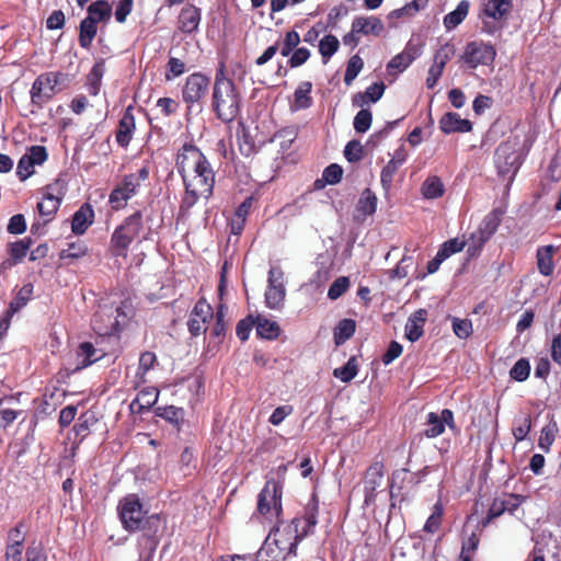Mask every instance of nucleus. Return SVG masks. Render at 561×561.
I'll list each match as a JSON object with an SVG mask.
<instances>
[{"instance_id": "864d4df0", "label": "nucleus", "mask_w": 561, "mask_h": 561, "mask_svg": "<svg viewBox=\"0 0 561 561\" xmlns=\"http://www.w3.org/2000/svg\"><path fill=\"white\" fill-rule=\"evenodd\" d=\"M88 248L82 241L68 243L67 249L60 252V259H79L85 255Z\"/></svg>"}, {"instance_id": "58836bf2", "label": "nucleus", "mask_w": 561, "mask_h": 561, "mask_svg": "<svg viewBox=\"0 0 561 561\" xmlns=\"http://www.w3.org/2000/svg\"><path fill=\"white\" fill-rule=\"evenodd\" d=\"M357 359L355 356H352L344 366L333 370V376L343 382H348L357 375Z\"/></svg>"}, {"instance_id": "f704fd0d", "label": "nucleus", "mask_w": 561, "mask_h": 561, "mask_svg": "<svg viewBox=\"0 0 561 561\" xmlns=\"http://www.w3.org/2000/svg\"><path fill=\"white\" fill-rule=\"evenodd\" d=\"M142 214L141 211H136L133 215L128 216L122 225H119L121 230L126 232L133 240L139 236L142 229L141 222Z\"/></svg>"}, {"instance_id": "8fccbe9b", "label": "nucleus", "mask_w": 561, "mask_h": 561, "mask_svg": "<svg viewBox=\"0 0 561 561\" xmlns=\"http://www.w3.org/2000/svg\"><path fill=\"white\" fill-rule=\"evenodd\" d=\"M158 416L165 419L167 421L179 424L183 420L184 411L181 408L174 405L160 407L156 411Z\"/></svg>"}, {"instance_id": "2eb2a0df", "label": "nucleus", "mask_w": 561, "mask_h": 561, "mask_svg": "<svg viewBox=\"0 0 561 561\" xmlns=\"http://www.w3.org/2000/svg\"><path fill=\"white\" fill-rule=\"evenodd\" d=\"M439 128L444 134L468 133L472 129V124L469 119L461 118L459 114L448 112L440 118Z\"/></svg>"}, {"instance_id": "6e6552de", "label": "nucleus", "mask_w": 561, "mask_h": 561, "mask_svg": "<svg viewBox=\"0 0 561 561\" xmlns=\"http://www.w3.org/2000/svg\"><path fill=\"white\" fill-rule=\"evenodd\" d=\"M495 55L496 51L491 44L470 42L465 48L462 59L470 68H477L479 65H491L494 61Z\"/></svg>"}, {"instance_id": "72a5a7b5", "label": "nucleus", "mask_w": 561, "mask_h": 561, "mask_svg": "<svg viewBox=\"0 0 561 561\" xmlns=\"http://www.w3.org/2000/svg\"><path fill=\"white\" fill-rule=\"evenodd\" d=\"M96 34V24L91 19L84 18L80 22L79 44L82 48H89Z\"/></svg>"}, {"instance_id": "1a4fd4ad", "label": "nucleus", "mask_w": 561, "mask_h": 561, "mask_svg": "<svg viewBox=\"0 0 561 561\" xmlns=\"http://www.w3.org/2000/svg\"><path fill=\"white\" fill-rule=\"evenodd\" d=\"M282 486L275 480L265 483L257 497V511L262 515H267L274 511L278 515L282 510Z\"/></svg>"}, {"instance_id": "39448f33", "label": "nucleus", "mask_w": 561, "mask_h": 561, "mask_svg": "<svg viewBox=\"0 0 561 561\" xmlns=\"http://www.w3.org/2000/svg\"><path fill=\"white\" fill-rule=\"evenodd\" d=\"M494 161L499 176L503 180L507 179L508 184H511L522 164L516 144L502 142L495 150Z\"/></svg>"}, {"instance_id": "a18cd8bd", "label": "nucleus", "mask_w": 561, "mask_h": 561, "mask_svg": "<svg viewBox=\"0 0 561 561\" xmlns=\"http://www.w3.org/2000/svg\"><path fill=\"white\" fill-rule=\"evenodd\" d=\"M558 431V426L556 422L549 423L543 426L540 433V437L538 440V446L546 453L549 451L550 446L554 442L556 433Z\"/></svg>"}, {"instance_id": "4be33fe9", "label": "nucleus", "mask_w": 561, "mask_h": 561, "mask_svg": "<svg viewBox=\"0 0 561 561\" xmlns=\"http://www.w3.org/2000/svg\"><path fill=\"white\" fill-rule=\"evenodd\" d=\"M513 8L511 0H486L484 13L494 20H502L507 16Z\"/></svg>"}, {"instance_id": "f8f14e48", "label": "nucleus", "mask_w": 561, "mask_h": 561, "mask_svg": "<svg viewBox=\"0 0 561 561\" xmlns=\"http://www.w3.org/2000/svg\"><path fill=\"white\" fill-rule=\"evenodd\" d=\"M139 186L138 179L135 173L127 174L123 181L110 194V204L113 209L118 210L126 206V203L131 198Z\"/></svg>"}, {"instance_id": "6e6d98bb", "label": "nucleus", "mask_w": 561, "mask_h": 561, "mask_svg": "<svg viewBox=\"0 0 561 561\" xmlns=\"http://www.w3.org/2000/svg\"><path fill=\"white\" fill-rule=\"evenodd\" d=\"M465 245L466 242L459 240L458 238L450 239L444 242L438 250L439 256H443V259H448L451 254L460 252Z\"/></svg>"}, {"instance_id": "e433bc0d", "label": "nucleus", "mask_w": 561, "mask_h": 561, "mask_svg": "<svg viewBox=\"0 0 561 561\" xmlns=\"http://www.w3.org/2000/svg\"><path fill=\"white\" fill-rule=\"evenodd\" d=\"M340 42L336 36L329 34L320 39L319 51L323 58V62L328 60L337 51Z\"/></svg>"}, {"instance_id": "a878e982", "label": "nucleus", "mask_w": 561, "mask_h": 561, "mask_svg": "<svg viewBox=\"0 0 561 561\" xmlns=\"http://www.w3.org/2000/svg\"><path fill=\"white\" fill-rule=\"evenodd\" d=\"M104 72H105V62L102 59L94 64L90 73L88 75L87 85H88V91L91 95L99 94Z\"/></svg>"}, {"instance_id": "de8ad7c7", "label": "nucleus", "mask_w": 561, "mask_h": 561, "mask_svg": "<svg viewBox=\"0 0 561 561\" xmlns=\"http://www.w3.org/2000/svg\"><path fill=\"white\" fill-rule=\"evenodd\" d=\"M442 417L437 413L431 412L427 415L426 428L424 434L427 437L434 438L439 436L444 432V425L442 424Z\"/></svg>"}, {"instance_id": "0e129e2a", "label": "nucleus", "mask_w": 561, "mask_h": 561, "mask_svg": "<svg viewBox=\"0 0 561 561\" xmlns=\"http://www.w3.org/2000/svg\"><path fill=\"white\" fill-rule=\"evenodd\" d=\"M453 330H454V333L459 339H467L472 333V323L470 320H467V319L462 320V319L454 318L453 319Z\"/></svg>"}, {"instance_id": "393cba45", "label": "nucleus", "mask_w": 561, "mask_h": 561, "mask_svg": "<svg viewBox=\"0 0 561 561\" xmlns=\"http://www.w3.org/2000/svg\"><path fill=\"white\" fill-rule=\"evenodd\" d=\"M96 348L89 342L81 343L78 351V360L73 371L81 370L91 364L100 359L101 356H96Z\"/></svg>"}, {"instance_id": "bb28decb", "label": "nucleus", "mask_w": 561, "mask_h": 561, "mask_svg": "<svg viewBox=\"0 0 561 561\" xmlns=\"http://www.w3.org/2000/svg\"><path fill=\"white\" fill-rule=\"evenodd\" d=\"M256 333L267 340H274L279 335L280 328L275 321L257 316L255 318Z\"/></svg>"}, {"instance_id": "69168bd1", "label": "nucleus", "mask_w": 561, "mask_h": 561, "mask_svg": "<svg viewBox=\"0 0 561 561\" xmlns=\"http://www.w3.org/2000/svg\"><path fill=\"white\" fill-rule=\"evenodd\" d=\"M442 515H443V507L439 503H437V504H435L433 513L427 518V520L424 525V530L427 533H435L440 525Z\"/></svg>"}, {"instance_id": "a19ab883", "label": "nucleus", "mask_w": 561, "mask_h": 561, "mask_svg": "<svg viewBox=\"0 0 561 561\" xmlns=\"http://www.w3.org/2000/svg\"><path fill=\"white\" fill-rule=\"evenodd\" d=\"M551 251H552L551 245L540 248L537 251L538 268H539V272L545 276H549L553 271Z\"/></svg>"}, {"instance_id": "20e7f679", "label": "nucleus", "mask_w": 561, "mask_h": 561, "mask_svg": "<svg viewBox=\"0 0 561 561\" xmlns=\"http://www.w3.org/2000/svg\"><path fill=\"white\" fill-rule=\"evenodd\" d=\"M302 539L298 529L288 525L283 530L276 528L270 533L257 558L265 554L268 558L285 561L288 556H296L298 542Z\"/></svg>"}, {"instance_id": "4d7b16f0", "label": "nucleus", "mask_w": 561, "mask_h": 561, "mask_svg": "<svg viewBox=\"0 0 561 561\" xmlns=\"http://www.w3.org/2000/svg\"><path fill=\"white\" fill-rule=\"evenodd\" d=\"M159 391L154 387H148L142 389L137 396V402H140L142 407L148 410L157 402Z\"/></svg>"}, {"instance_id": "680f3d73", "label": "nucleus", "mask_w": 561, "mask_h": 561, "mask_svg": "<svg viewBox=\"0 0 561 561\" xmlns=\"http://www.w3.org/2000/svg\"><path fill=\"white\" fill-rule=\"evenodd\" d=\"M399 164L390 160L387 165L383 167L380 175L381 185L385 190H389L393 182V176L399 169Z\"/></svg>"}, {"instance_id": "37998d69", "label": "nucleus", "mask_w": 561, "mask_h": 561, "mask_svg": "<svg viewBox=\"0 0 561 561\" xmlns=\"http://www.w3.org/2000/svg\"><path fill=\"white\" fill-rule=\"evenodd\" d=\"M285 298L284 286H268L265 293V301L271 309H277L283 305Z\"/></svg>"}, {"instance_id": "0eeeda50", "label": "nucleus", "mask_w": 561, "mask_h": 561, "mask_svg": "<svg viewBox=\"0 0 561 561\" xmlns=\"http://www.w3.org/2000/svg\"><path fill=\"white\" fill-rule=\"evenodd\" d=\"M119 317L127 318V314L121 307H117L115 311L108 307H101L93 316L92 327L99 335H112L118 331L121 325Z\"/></svg>"}, {"instance_id": "423d86ee", "label": "nucleus", "mask_w": 561, "mask_h": 561, "mask_svg": "<svg viewBox=\"0 0 561 561\" xmlns=\"http://www.w3.org/2000/svg\"><path fill=\"white\" fill-rule=\"evenodd\" d=\"M502 210L493 209L481 221L479 228L471 233L468 253L473 256L480 252L484 243L495 233L502 220Z\"/></svg>"}, {"instance_id": "aec40b11", "label": "nucleus", "mask_w": 561, "mask_h": 561, "mask_svg": "<svg viewBox=\"0 0 561 561\" xmlns=\"http://www.w3.org/2000/svg\"><path fill=\"white\" fill-rule=\"evenodd\" d=\"M353 31L358 32L359 35H375L379 36L383 30L385 25L382 21L376 16H357L353 20Z\"/></svg>"}, {"instance_id": "cd10ccee", "label": "nucleus", "mask_w": 561, "mask_h": 561, "mask_svg": "<svg viewBox=\"0 0 561 561\" xmlns=\"http://www.w3.org/2000/svg\"><path fill=\"white\" fill-rule=\"evenodd\" d=\"M469 12V2L467 0H462L458 3L457 8L445 15L444 25L447 30H453L457 27L468 15Z\"/></svg>"}, {"instance_id": "3c124183", "label": "nucleus", "mask_w": 561, "mask_h": 561, "mask_svg": "<svg viewBox=\"0 0 561 561\" xmlns=\"http://www.w3.org/2000/svg\"><path fill=\"white\" fill-rule=\"evenodd\" d=\"M296 130L291 127H287L275 133L272 141L278 140L280 149L283 151H287L290 148L294 140L296 139Z\"/></svg>"}, {"instance_id": "79ce46f5", "label": "nucleus", "mask_w": 561, "mask_h": 561, "mask_svg": "<svg viewBox=\"0 0 561 561\" xmlns=\"http://www.w3.org/2000/svg\"><path fill=\"white\" fill-rule=\"evenodd\" d=\"M415 59V55L411 53L410 50H404L401 54L396 55L388 64L387 69L389 73L393 69L398 70L399 72L407 69L410 64Z\"/></svg>"}, {"instance_id": "338daca9", "label": "nucleus", "mask_w": 561, "mask_h": 561, "mask_svg": "<svg viewBox=\"0 0 561 561\" xmlns=\"http://www.w3.org/2000/svg\"><path fill=\"white\" fill-rule=\"evenodd\" d=\"M531 428V421L529 415H525L519 420V424L513 428L514 438L517 442L524 440Z\"/></svg>"}, {"instance_id": "c9c22d12", "label": "nucleus", "mask_w": 561, "mask_h": 561, "mask_svg": "<svg viewBox=\"0 0 561 561\" xmlns=\"http://www.w3.org/2000/svg\"><path fill=\"white\" fill-rule=\"evenodd\" d=\"M444 192V184L438 176H430L422 184V194L425 198H438Z\"/></svg>"}, {"instance_id": "6ab92c4d", "label": "nucleus", "mask_w": 561, "mask_h": 561, "mask_svg": "<svg viewBox=\"0 0 561 561\" xmlns=\"http://www.w3.org/2000/svg\"><path fill=\"white\" fill-rule=\"evenodd\" d=\"M377 196L370 188H365L356 205L354 219L364 221L367 216H371L377 208Z\"/></svg>"}, {"instance_id": "052dcab7", "label": "nucleus", "mask_w": 561, "mask_h": 561, "mask_svg": "<svg viewBox=\"0 0 561 561\" xmlns=\"http://www.w3.org/2000/svg\"><path fill=\"white\" fill-rule=\"evenodd\" d=\"M455 54V47L453 44L446 43L443 45L434 56V65L444 69L446 62L451 58Z\"/></svg>"}, {"instance_id": "473e14b6", "label": "nucleus", "mask_w": 561, "mask_h": 561, "mask_svg": "<svg viewBox=\"0 0 561 561\" xmlns=\"http://www.w3.org/2000/svg\"><path fill=\"white\" fill-rule=\"evenodd\" d=\"M342 176L343 169L339 164L332 163L324 169L322 173V179L317 180L314 182V186L317 188H321L324 186L323 182L330 185L337 184L342 180Z\"/></svg>"}, {"instance_id": "c756f323", "label": "nucleus", "mask_w": 561, "mask_h": 561, "mask_svg": "<svg viewBox=\"0 0 561 561\" xmlns=\"http://www.w3.org/2000/svg\"><path fill=\"white\" fill-rule=\"evenodd\" d=\"M111 14V5L104 0H98L89 5L87 19H91L93 23L98 24L101 21L108 20Z\"/></svg>"}, {"instance_id": "603ef678", "label": "nucleus", "mask_w": 561, "mask_h": 561, "mask_svg": "<svg viewBox=\"0 0 561 561\" xmlns=\"http://www.w3.org/2000/svg\"><path fill=\"white\" fill-rule=\"evenodd\" d=\"M371 122V112L369 110L363 108L354 117V129L357 133H366L370 128Z\"/></svg>"}, {"instance_id": "f257e3e1", "label": "nucleus", "mask_w": 561, "mask_h": 561, "mask_svg": "<svg viewBox=\"0 0 561 561\" xmlns=\"http://www.w3.org/2000/svg\"><path fill=\"white\" fill-rule=\"evenodd\" d=\"M175 167L185 186L180 211L186 213L201 197L208 198L211 195L215 173L206 156L193 144L182 146Z\"/></svg>"}, {"instance_id": "4468645a", "label": "nucleus", "mask_w": 561, "mask_h": 561, "mask_svg": "<svg viewBox=\"0 0 561 561\" xmlns=\"http://www.w3.org/2000/svg\"><path fill=\"white\" fill-rule=\"evenodd\" d=\"M383 478V466L380 462L373 463L366 471L364 489L365 505H370L376 500V491L381 485Z\"/></svg>"}, {"instance_id": "e2e57ef3", "label": "nucleus", "mask_w": 561, "mask_h": 561, "mask_svg": "<svg viewBox=\"0 0 561 561\" xmlns=\"http://www.w3.org/2000/svg\"><path fill=\"white\" fill-rule=\"evenodd\" d=\"M300 43L299 34L296 31H289L286 33L280 47V54L287 57L294 48Z\"/></svg>"}, {"instance_id": "bf43d9fd", "label": "nucleus", "mask_w": 561, "mask_h": 561, "mask_svg": "<svg viewBox=\"0 0 561 561\" xmlns=\"http://www.w3.org/2000/svg\"><path fill=\"white\" fill-rule=\"evenodd\" d=\"M344 156L348 162H357L363 158V146L358 140H351L344 149Z\"/></svg>"}, {"instance_id": "ea45409f", "label": "nucleus", "mask_w": 561, "mask_h": 561, "mask_svg": "<svg viewBox=\"0 0 561 561\" xmlns=\"http://www.w3.org/2000/svg\"><path fill=\"white\" fill-rule=\"evenodd\" d=\"M133 242V239L129 238L126 232L121 230V227L118 226L115 231L112 234L111 243L115 249L116 255L126 256V252L130 243Z\"/></svg>"}, {"instance_id": "f03ea898", "label": "nucleus", "mask_w": 561, "mask_h": 561, "mask_svg": "<svg viewBox=\"0 0 561 561\" xmlns=\"http://www.w3.org/2000/svg\"><path fill=\"white\" fill-rule=\"evenodd\" d=\"M117 512L124 529L141 531L145 547L153 551L164 530V522L159 514L146 516L147 512L137 494H127L119 500Z\"/></svg>"}, {"instance_id": "4c0bfd02", "label": "nucleus", "mask_w": 561, "mask_h": 561, "mask_svg": "<svg viewBox=\"0 0 561 561\" xmlns=\"http://www.w3.org/2000/svg\"><path fill=\"white\" fill-rule=\"evenodd\" d=\"M96 419L94 416V414L92 412H84L82 413L75 426H73V431L76 433L77 436L80 437V442L88 436V434L90 433V427L92 425H94L96 423Z\"/></svg>"}, {"instance_id": "5fc2aeb1", "label": "nucleus", "mask_w": 561, "mask_h": 561, "mask_svg": "<svg viewBox=\"0 0 561 561\" xmlns=\"http://www.w3.org/2000/svg\"><path fill=\"white\" fill-rule=\"evenodd\" d=\"M350 279L348 277L341 276L337 277L330 286L328 290V297L332 300L340 298L348 288Z\"/></svg>"}, {"instance_id": "7ed1b4c3", "label": "nucleus", "mask_w": 561, "mask_h": 561, "mask_svg": "<svg viewBox=\"0 0 561 561\" xmlns=\"http://www.w3.org/2000/svg\"><path fill=\"white\" fill-rule=\"evenodd\" d=\"M241 94L234 82L225 76L224 66L217 70L211 93V108L222 123L233 122L240 113Z\"/></svg>"}, {"instance_id": "774afa93", "label": "nucleus", "mask_w": 561, "mask_h": 561, "mask_svg": "<svg viewBox=\"0 0 561 561\" xmlns=\"http://www.w3.org/2000/svg\"><path fill=\"white\" fill-rule=\"evenodd\" d=\"M7 230L11 234H22L26 230V221L22 214L14 215L10 218Z\"/></svg>"}, {"instance_id": "9d476101", "label": "nucleus", "mask_w": 561, "mask_h": 561, "mask_svg": "<svg viewBox=\"0 0 561 561\" xmlns=\"http://www.w3.org/2000/svg\"><path fill=\"white\" fill-rule=\"evenodd\" d=\"M210 80L207 76L195 72L186 78L182 89V96L185 103L194 104L199 102L207 93Z\"/></svg>"}, {"instance_id": "2f4dec72", "label": "nucleus", "mask_w": 561, "mask_h": 561, "mask_svg": "<svg viewBox=\"0 0 561 561\" xmlns=\"http://www.w3.org/2000/svg\"><path fill=\"white\" fill-rule=\"evenodd\" d=\"M356 330V322L352 319H343L334 330V341L336 345L345 343L353 336Z\"/></svg>"}, {"instance_id": "f3484780", "label": "nucleus", "mask_w": 561, "mask_h": 561, "mask_svg": "<svg viewBox=\"0 0 561 561\" xmlns=\"http://www.w3.org/2000/svg\"><path fill=\"white\" fill-rule=\"evenodd\" d=\"M427 311L425 309H419L409 317L404 331L405 337L410 342H416L423 335Z\"/></svg>"}, {"instance_id": "5701e85b", "label": "nucleus", "mask_w": 561, "mask_h": 561, "mask_svg": "<svg viewBox=\"0 0 561 561\" xmlns=\"http://www.w3.org/2000/svg\"><path fill=\"white\" fill-rule=\"evenodd\" d=\"M311 90L312 83L310 81H304L298 85L294 93L293 110H306L312 105Z\"/></svg>"}, {"instance_id": "dca6fc26", "label": "nucleus", "mask_w": 561, "mask_h": 561, "mask_svg": "<svg viewBox=\"0 0 561 561\" xmlns=\"http://www.w3.org/2000/svg\"><path fill=\"white\" fill-rule=\"evenodd\" d=\"M201 22V10L193 4L182 8L179 15V28L183 33H193L198 28Z\"/></svg>"}, {"instance_id": "7c9ffc66", "label": "nucleus", "mask_w": 561, "mask_h": 561, "mask_svg": "<svg viewBox=\"0 0 561 561\" xmlns=\"http://www.w3.org/2000/svg\"><path fill=\"white\" fill-rule=\"evenodd\" d=\"M32 294V284H25L24 286H22L20 290L16 293L14 299L10 302L8 316L11 317L12 314L21 310L24 306H26L27 301L31 299Z\"/></svg>"}, {"instance_id": "412c9836", "label": "nucleus", "mask_w": 561, "mask_h": 561, "mask_svg": "<svg viewBox=\"0 0 561 561\" xmlns=\"http://www.w3.org/2000/svg\"><path fill=\"white\" fill-rule=\"evenodd\" d=\"M94 211L90 204H83L72 216L71 229L75 234H83L92 225Z\"/></svg>"}, {"instance_id": "13d9d810", "label": "nucleus", "mask_w": 561, "mask_h": 561, "mask_svg": "<svg viewBox=\"0 0 561 561\" xmlns=\"http://www.w3.org/2000/svg\"><path fill=\"white\" fill-rule=\"evenodd\" d=\"M25 541V529L23 523H19L15 527L8 533L7 546L23 547Z\"/></svg>"}, {"instance_id": "a211bd4d", "label": "nucleus", "mask_w": 561, "mask_h": 561, "mask_svg": "<svg viewBox=\"0 0 561 561\" xmlns=\"http://www.w3.org/2000/svg\"><path fill=\"white\" fill-rule=\"evenodd\" d=\"M134 130L135 117L133 115V107L128 106L119 121L116 133V141L119 146L125 148L129 145Z\"/></svg>"}, {"instance_id": "49530a36", "label": "nucleus", "mask_w": 561, "mask_h": 561, "mask_svg": "<svg viewBox=\"0 0 561 561\" xmlns=\"http://www.w3.org/2000/svg\"><path fill=\"white\" fill-rule=\"evenodd\" d=\"M32 245L31 238H25L20 241H15L9 244V253L11 255V260L15 263L21 261L27 253L30 247Z\"/></svg>"}, {"instance_id": "c03bdc74", "label": "nucleus", "mask_w": 561, "mask_h": 561, "mask_svg": "<svg viewBox=\"0 0 561 561\" xmlns=\"http://www.w3.org/2000/svg\"><path fill=\"white\" fill-rule=\"evenodd\" d=\"M363 67V59L358 55L352 56L347 62L346 71L344 75V83L346 85H351L358 73L362 71Z\"/></svg>"}, {"instance_id": "b1692460", "label": "nucleus", "mask_w": 561, "mask_h": 561, "mask_svg": "<svg viewBox=\"0 0 561 561\" xmlns=\"http://www.w3.org/2000/svg\"><path fill=\"white\" fill-rule=\"evenodd\" d=\"M317 525V506L308 508V512L304 518H295L290 523L291 527L298 529L299 535L305 538L309 533L312 531Z\"/></svg>"}, {"instance_id": "ddd939ff", "label": "nucleus", "mask_w": 561, "mask_h": 561, "mask_svg": "<svg viewBox=\"0 0 561 561\" xmlns=\"http://www.w3.org/2000/svg\"><path fill=\"white\" fill-rule=\"evenodd\" d=\"M214 317L211 306L201 298L193 308L187 321L188 331L193 336H198L207 330L206 323Z\"/></svg>"}, {"instance_id": "c85d7f7f", "label": "nucleus", "mask_w": 561, "mask_h": 561, "mask_svg": "<svg viewBox=\"0 0 561 561\" xmlns=\"http://www.w3.org/2000/svg\"><path fill=\"white\" fill-rule=\"evenodd\" d=\"M60 198L46 194L42 202L37 204V210L42 217L45 218L44 224L50 221L60 206Z\"/></svg>"}, {"instance_id": "9b49d317", "label": "nucleus", "mask_w": 561, "mask_h": 561, "mask_svg": "<svg viewBox=\"0 0 561 561\" xmlns=\"http://www.w3.org/2000/svg\"><path fill=\"white\" fill-rule=\"evenodd\" d=\"M54 75L38 76L31 89V100L34 105L42 107L47 103L57 92V81Z\"/></svg>"}, {"instance_id": "09e8293b", "label": "nucleus", "mask_w": 561, "mask_h": 561, "mask_svg": "<svg viewBox=\"0 0 561 561\" xmlns=\"http://www.w3.org/2000/svg\"><path fill=\"white\" fill-rule=\"evenodd\" d=\"M530 373V364L526 358H519L510 370V376L516 381H525Z\"/></svg>"}]
</instances>
